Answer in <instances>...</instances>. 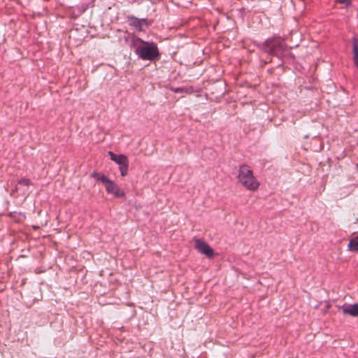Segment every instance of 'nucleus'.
Listing matches in <instances>:
<instances>
[{
  "label": "nucleus",
  "mask_w": 358,
  "mask_h": 358,
  "mask_svg": "<svg viewBox=\"0 0 358 358\" xmlns=\"http://www.w3.org/2000/svg\"><path fill=\"white\" fill-rule=\"evenodd\" d=\"M131 47L135 53L143 60L153 61L159 56L157 45L153 42L142 40L138 37L131 39Z\"/></svg>",
  "instance_id": "obj_1"
},
{
  "label": "nucleus",
  "mask_w": 358,
  "mask_h": 358,
  "mask_svg": "<svg viewBox=\"0 0 358 358\" xmlns=\"http://www.w3.org/2000/svg\"><path fill=\"white\" fill-rule=\"evenodd\" d=\"M238 181L247 189L255 191L259 183L253 175L251 168L247 164H241L238 169Z\"/></svg>",
  "instance_id": "obj_2"
},
{
  "label": "nucleus",
  "mask_w": 358,
  "mask_h": 358,
  "mask_svg": "<svg viewBox=\"0 0 358 358\" xmlns=\"http://www.w3.org/2000/svg\"><path fill=\"white\" fill-rule=\"evenodd\" d=\"M264 51L278 57H285L288 52L284 40L280 37L268 39L264 45Z\"/></svg>",
  "instance_id": "obj_3"
},
{
  "label": "nucleus",
  "mask_w": 358,
  "mask_h": 358,
  "mask_svg": "<svg viewBox=\"0 0 358 358\" xmlns=\"http://www.w3.org/2000/svg\"><path fill=\"white\" fill-rule=\"evenodd\" d=\"M110 159L119 165V170L122 176H125L128 173L129 160L124 155H116L112 151L108 152Z\"/></svg>",
  "instance_id": "obj_4"
},
{
  "label": "nucleus",
  "mask_w": 358,
  "mask_h": 358,
  "mask_svg": "<svg viewBox=\"0 0 358 358\" xmlns=\"http://www.w3.org/2000/svg\"><path fill=\"white\" fill-rule=\"evenodd\" d=\"M194 248L196 250L206 257L212 259L215 257L213 249L206 241L196 238L194 240Z\"/></svg>",
  "instance_id": "obj_5"
},
{
  "label": "nucleus",
  "mask_w": 358,
  "mask_h": 358,
  "mask_svg": "<svg viewBox=\"0 0 358 358\" xmlns=\"http://www.w3.org/2000/svg\"><path fill=\"white\" fill-rule=\"evenodd\" d=\"M105 188L108 194H112L115 198L124 197L126 195L125 192L113 180H111Z\"/></svg>",
  "instance_id": "obj_6"
},
{
  "label": "nucleus",
  "mask_w": 358,
  "mask_h": 358,
  "mask_svg": "<svg viewBox=\"0 0 358 358\" xmlns=\"http://www.w3.org/2000/svg\"><path fill=\"white\" fill-rule=\"evenodd\" d=\"M344 315L358 317V303L354 304L345 303L338 307Z\"/></svg>",
  "instance_id": "obj_7"
},
{
  "label": "nucleus",
  "mask_w": 358,
  "mask_h": 358,
  "mask_svg": "<svg viewBox=\"0 0 358 358\" xmlns=\"http://www.w3.org/2000/svg\"><path fill=\"white\" fill-rule=\"evenodd\" d=\"M131 24L139 31H143V27H148L150 24L146 19H138L137 17H132Z\"/></svg>",
  "instance_id": "obj_8"
},
{
  "label": "nucleus",
  "mask_w": 358,
  "mask_h": 358,
  "mask_svg": "<svg viewBox=\"0 0 358 358\" xmlns=\"http://www.w3.org/2000/svg\"><path fill=\"white\" fill-rule=\"evenodd\" d=\"M91 176L97 181L104 183L105 187L111 181L110 179L101 173L94 172Z\"/></svg>",
  "instance_id": "obj_9"
},
{
  "label": "nucleus",
  "mask_w": 358,
  "mask_h": 358,
  "mask_svg": "<svg viewBox=\"0 0 358 358\" xmlns=\"http://www.w3.org/2000/svg\"><path fill=\"white\" fill-rule=\"evenodd\" d=\"M352 51L355 64L358 67V39L352 38Z\"/></svg>",
  "instance_id": "obj_10"
},
{
  "label": "nucleus",
  "mask_w": 358,
  "mask_h": 358,
  "mask_svg": "<svg viewBox=\"0 0 358 358\" xmlns=\"http://www.w3.org/2000/svg\"><path fill=\"white\" fill-rule=\"evenodd\" d=\"M348 248L350 251H358V236L350 240L348 243Z\"/></svg>",
  "instance_id": "obj_11"
},
{
  "label": "nucleus",
  "mask_w": 358,
  "mask_h": 358,
  "mask_svg": "<svg viewBox=\"0 0 358 358\" xmlns=\"http://www.w3.org/2000/svg\"><path fill=\"white\" fill-rule=\"evenodd\" d=\"M19 185H22L24 186H29L31 185V180L28 178H24L18 181Z\"/></svg>",
  "instance_id": "obj_12"
},
{
  "label": "nucleus",
  "mask_w": 358,
  "mask_h": 358,
  "mask_svg": "<svg viewBox=\"0 0 358 358\" xmlns=\"http://www.w3.org/2000/svg\"><path fill=\"white\" fill-rule=\"evenodd\" d=\"M171 90L176 93H182L186 92L184 88L181 87L172 88Z\"/></svg>",
  "instance_id": "obj_13"
},
{
  "label": "nucleus",
  "mask_w": 358,
  "mask_h": 358,
  "mask_svg": "<svg viewBox=\"0 0 358 358\" xmlns=\"http://www.w3.org/2000/svg\"><path fill=\"white\" fill-rule=\"evenodd\" d=\"M340 3L345 4L346 6H348L351 3L350 0H336Z\"/></svg>",
  "instance_id": "obj_14"
}]
</instances>
